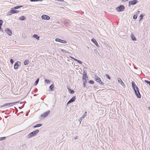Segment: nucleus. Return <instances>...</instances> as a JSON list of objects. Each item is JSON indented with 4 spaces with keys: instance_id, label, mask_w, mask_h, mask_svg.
<instances>
[{
    "instance_id": "nucleus-1",
    "label": "nucleus",
    "mask_w": 150,
    "mask_h": 150,
    "mask_svg": "<svg viewBox=\"0 0 150 150\" xmlns=\"http://www.w3.org/2000/svg\"><path fill=\"white\" fill-rule=\"evenodd\" d=\"M39 131L38 129L35 130L27 134L26 136V137L27 138H30L32 137L35 136L39 132Z\"/></svg>"
},
{
    "instance_id": "nucleus-2",
    "label": "nucleus",
    "mask_w": 150,
    "mask_h": 150,
    "mask_svg": "<svg viewBox=\"0 0 150 150\" xmlns=\"http://www.w3.org/2000/svg\"><path fill=\"white\" fill-rule=\"evenodd\" d=\"M132 86L134 91L135 93H136V92H137V90H139V89L136 85L135 84L134 82L133 81L132 82Z\"/></svg>"
},
{
    "instance_id": "nucleus-3",
    "label": "nucleus",
    "mask_w": 150,
    "mask_h": 150,
    "mask_svg": "<svg viewBox=\"0 0 150 150\" xmlns=\"http://www.w3.org/2000/svg\"><path fill=\"white\" fill-rule=\"evenodd\" d=\"M15 9H11L9 11L7 15L11 16L12 14L15 13H18L19 12V11L18 10H15Z\"/></svg>"
},
{
    "instance_id": "nucleus-4",
    "label": "nucleus",
    "mask_w": 150,
    "mask_h": 150,
    "mask_svg": "<svg viewBox=\"0 0 150 150\" xmlns=\"http://www.w3.org/2000/svg\"><path fill=\"white\" fill-rule=\"evenodd\" d=\"M95 80L98 82L101 85H104V83L103 82L100 80V78L98 76H96L95 78Z\"/></svg>"
},
{
    "instance_id": "nucleus-5",
    "label": "nucleus",
    "mask_w": 150,
    "mask_h": 150,
    "mask_svg": "<svg viewBox=\"0 0 150 150\" xmlns=\"http://www.w3.org/2000/svg\"><path fill=\"white\" fill-rule=\"evenodd\" d=\"M125 8V6L123 5H120L118 7H117L116 9L118 11H123Z\"/></svg>"
},
{
    "instance_id": "nucleus-6",
    "label": "nucleus",
    "mask_w": 150,
    "mask_h": 150,
    "mask_svg": "<svg viewBox=\"0 0 150 150\" xmlns=\"http://www.w3.org/2000/svg\"><path fill=\"white\" fill-rule=\"evenodd\" d=\"M138 2L137 0H133L130 1L129 2V6H130L131 5H134L137 4Z\"/></svg>"
},
{
    "instance_id": "nucleus-7",
    "label": "nucleus",
    "mask_w": 150,
    "mask_h": 150,
    "mask_svg": "<svg viewBox=\"0 0 150 150\" xmlns=\"http://www.w3.org/2000/svg\"><path fill=\"white\" fill-rule=\"evenodd\" d=\"M50 113V111L49 110H47L41 115V116L43 118H45Z\"/></svg>"
},
{
    "instance_id": "nucleus-8",
    "label": "nucleus",
    "mask_w": 150,
    "mask_h": 150,
    "mask_svg": "<svg viewBox=\"0 0 150 150\" xmlns=\"http://www.w3.org/2000/svg\"><path fill=\"white\" fill-rule=\"evenodd\" d=\"M55 41L56 42H58L61 43L66 44L67 43V41L66 40H62L59 38H56L55 40Z\"/></svg>"
},
{
    "instance_id": "nucleus-9",
    "label": "nucleus",
    "mask_w": 150,
    "mask_h": 150,
    "mask_svg": "<svg viewBox=\"0 0 150 150\" xmlns=\"http://www.w3.org/2000/svg\"><path fill=\"white\" fill-rule=\"evenodd\" d=\"M21 64V63L19 61H17L16 62L14 65V68L15 69H17L18 67V66Z\"/></svg>"
},
{
    "instance_id": "nucleus-10",
    "label": "nucleus",
    "mask_w": 150,
    "mask_h": 150,
    "mask_svg": "<svg viewBox=\"0 0 150 150\" xmlns=\"http://www.w3.org/2000/svg\"><path fill=\"white\" fill-rule=\"evenodd\" d=\"M41 18L42 19L49 20L50 19V17L47 15H43L41 16Z\"/></svg>"
},
{
    "instance_id": "nucleus-11",
    "label": "nucleus",
    "mask_w": 150,
    "mask_h": 150,
    "mask_svg": "<svg viewBox=\"0 0 150 150\" xmlns=\"http://www.w3.org/2000/svg\"><path fill=\"white\" fill-rule=\"evenodd\" d=\"M117 81L119 83L121 84L122 86H125V85L124 83L122 81L121 79L120 78H118Z\"/></svg>"
},
{
    "instance_id": "nucleus-12",
    "label": "nucleus",
    "mask_w": 150,
    "mask_h": 150,
    "mask_svg": "<svg viewBox=\"0 0 150 150\" xmlns=\"http://www.w3.org/2000/svg\"><path fill=\"white\" fill-rule=\"evenodd\" d=\"M7 33L10 36H11L12 34L11 30L9 28H8L6 30Z\"/></svg>"
},
{
    "instance_id": "nucleus-13",
    "label": "nucleus",
    "mask_w": 150,
    "mask_h": 150,
    "mask_svg": "<svg viewBox=\"0 0 150 150\" xmlns=\"http://www.w3.org/2000/svg\"><path fill=\"white\" fill-rule=\"evenodd\" d=\"M11 106H12V104H11V103H6L4 104L1 106V107H4L6 106L9 107Z\"/></svg>"
},
{
    "instance_id": "nucleus-14",
    "label": "nucleus",
    "mask_w": 150,
    "mask_h": 150,
    "mask_svg": "<svg viewBox=\"0 0 150 150\" xmlns=\"http://www.w3.org/2000/svg\"><path fill=\"white\" fill-rule=\"evenodd\" d=\"M135 94L138 98H141V95L139 90H137V92H136Z\"/></svg>"
},
{
    "instance_id": "nucleus-15",
    "label": "nucleus",
    "mask_w": 150,
    "mask_h": 150,
    "mask_svg": "<svg viewBox=\"0 0 150 150\" xmlns=\"http://www.w3.org/2000/svg\"><path fill=\"white\" fill-rule=\"evenodd\" d=\"M91 41L94 43L95 45L97 47H98L99 45L98 44L96 40L94 39L93 38L91 40Z\"/></svg>"
},
{
    "instance_id": "nucleus-16",
    "label": "nucleus",
    "mask_w": 150,
    "mask_h": 150,
    "mask_svg": "<svg viewBox=\"0 0 150 150\" xmlns=\"http://www.w3.org/2000/svg\"><path fill=\"white\" fill-rule=\"evenodd\" d=\"M51 80L49 79H46L45 80V84H50Z\"/></svg>"
},
{
    "instance_id": "nucleus-17",
    "label": "nucleus",
    "mask_w": 150,
    "mask_h": 150,
    "mask_svg": "<svg viewBox=\"0 0 150 150\" xmlns=\"http://www.w3.org/2000/svg\"><path fill=\"white\" fill-rule=\"evenodd\" d=\"M76 99V96H73L69 100L71 102V103L73 102H74Z\"/></svg>"
},
{
    "instance_id": "nucleus-18",
    "label": "nucleus",
    "mask_w": 150,
    "mask_h": 150,
    "mask_svg": "<svg viewBox=\"0 0 150 150\" xmlns=\"http://www.w3.org/2000/svg\"><path fill=\"white\" fill-rule=\"evenodd\" d=\"M33 37L34 38L37 39V40H39L40 37L38 36L36 34H34L33 35Z\"/></svg>"
},
{
    "instance_id": "nucleus-19",
    "label": "nucleus",
    "mask_w": 150,
    "mask_h": 150,
    "mask_svg": "<svg viewBox=\"0 0 150 150\" xmlns=\"http://www.w3.org/2000/svg\"><path fill=\"white\" fill-rule=\"evenodd\" d=\"M22 6H18L15 7H13L11 8V9H18L19 8L22 7Z\"/></svg>"
},
{
    "instance_id": "nucleus-20",
    "label": "nucleus",
    "mask_w": 150,
    "mask_h": 150,
    "mask_svg": "<svg viewBox=\"0 0 150 150\" xmlns=\"http://www.w3.org/2000/svg\"><path fill=\"white\" fill-rule=\"evenodd\" d=\"M131 38L132 39V40L133 41H136V38L134 36L132 35V34L131 35Z\"/></svg>"
},
{
    "instance_id": "nucleus-21",
    "label": "nucleus",
    "mask_w": 150,
    "mask_h": 150,
    "mask_svg": "<svg viewBox=\"0 0 150 150\" xmlns=\"http://www.w3.org/2000/svg\"><path fill=\"white\" fill-rule=\"evenodd\" d=\"M54 87V84H52L50 86V88L51 91H52L54 90L53 88Z\"/></svg>"
},
{
    "instance_id": "nucleus-22",
    "label": "nucleus",
    "mask_w": 150,
    "mask_h": 150,
    "mask_svg": "<svg viewBox=\"0 0 150 150\" xmlns=\"http://www.w3.org/2000/svg\"><path fill=\"white\" fill-rule=\"evenodd\" d=\"M42 124H38L36 125H35L33 126L34 128H36L38 127H41L42 126Z\"/></svg>"
},
{
    "instance_id": "nucleus-23",
    "label": "nucleus",
    "mask_w": 150,
    "mask_h": 150,
    "mask_svg": "<svg viewBox=\"0 0 150 150\" xmlns=\"http://www.w3.org/2000/svg\"><path fill=\"white\" fill-rule=\"evenodd\" d=\"M19 19L21 20L24 21L25 19V17L24 16H22L21 17L19 18Z\"/></svg>"
},
{
    "instance_id": "nucleus-24",
    "label": "nucleus",
    "mask_w": 150,
    "mask_h": 150,
    "mask_svg": "<svg viewBox=\"0 0 150 150\" xmlns=\"http://www.w3.org/2000/svg\"><path fill=\"white\" fill-rule=\"evenodd\" d=\"M29 62V61L28 60H25L24 62V64L25 65H27L28 64Z\"/></svg>"
},
{
    "instance_id": "nucleus-25",
    "label": "nucleus",
    "mask_w": 150,
    "mask_h": 150,
    "mask_svg": "<svg viewBox=\"0 0 150 150\" xmlns=\"http://www.w3.org/2000/svg\"><path fill=\"white\" fill-rule=\"evenodd\" d=\"M86 78H88V77L87 76V75H86V76L83 75V80L84 81H85V80H86Z\"/></svg>"
},
{
    "instance_id": "nucleus-26",
    "label": "nucleus",
    "mask_w": 150,
    "mask_h": 150,
    "mask_svg": "<svg viewBox=\"0 0 150 150\" xmlns=\"http://www.w3.org/2000/svg\"><path fill=\"white\" fill-rule=\"evenodd\" d=\"M69 92L71 94H73L74 92V91L73 90H71V89H69Z\"/></svg>"
},
{
    "instance_id": "nucleus-27",
    "label": "nucleus",
    "mask_w": 150,
    "mask_h": 150,
    "mask_svg": "<svg viewBox=\"0 0 150 150\" xmlns=\"http://www.w3.org/2000/svg\"><path fill=\"white\" fill-rule=\"evenodd\" d=\"M85 117L83 115L80 119V120H79V121H80V123H81V121L85 118Z\"/></svg>"
},
{
    "instance_id": "nucleus-28",
    "label": "nucleus",
    "mask_w": 150,
    "mask_h": 150,
    "mask_svg": "<svg viewBox=\"0 0 150 150\" xmlns=\"http://www.w3.org/2000/svg\"><path fill=\"white\" fill-rule=\"evenodd\" d=\"M39 79H37L35 81V85H36L38 84L39 81Z\"/></svg>"
},
{
    "instance_id": "nucleus-29",
    "label": "nucleus",
    "mask_w": 150,
    "mask_h": 150,
    "mask_svg": "<svg viewBox=\"0 0 150 150\" xmlns=\"http://www.w3.org/2000/svg\"><path fill=\"white\" fill-rule=\"evenodd\" d=\"M143 16H144V15H143L142 14H141L140 15V20H139V21H140L142 19H143Z\"/></svg>"
},
{
    "instance_id": "nucleus-30",
    "label": "nucleus",
    "mask_w": 150,
    "mask_h": 150,
    "mask_svg": "<svg viewBox=\"0 0 150 150\" xmlns=\"http://www.w3.org/2000/svg\"><path fill=\"white\" fill-rule=\"evenodd\" d=\"M144 82H145L147 83L149 85H150V81H148V80H145L144 81Z\"/></svg>"
},
{
    "instance_id": "nucleus-31",
    "label": "nucleus",
    "mask_w": 150,
    "mask_h": 150,
    "mask_svg": "<svg viewBox=\"0 0 150 150\" xmlns=\"http://www.w3.org/2000/svg\"><path fill=\"white\" fill-rule=\"evenodd\" d=\"M6 138V137H0V140H4Z\"/></svg>"
},
{
    "instance_id": "nucleus-32",
    "label": "nucleus",
    "mask_w": 150,
    "mask_h": 150,
    "mask_svg": "<svg viewBox=\"0 0 150 150\" xmlns=\"http://www.w3.org/2000/svg\"><path fill=\"white\" fill-rule=\"evenodd\" d=\"M30 1L31 2H35L41 1L40 0H30Z\"/></svg>"
},
{
    "instance_id": "nucleus-33",
    "label": "nucleus",
    "mask_w": 150,
    "mask_h": 150,
    "mask_svg": "<svg viewBox=\"0 0 150 150\" xmlns=\"http://www.w3.org/2000/svg\"><path fill=\"white\" fill-rule=\"evenodd\" d=\"M89 83H90V84H93L94 83V81L93 80H90L89 81Z\"/></svg>"
},
{
    "instance_id": "nucleus-34",
    "label": "nucleus",
    "mask_w": 150,
    "mask_h": 150,
    "mask_svg": "<svg viewBox=\"0 0 150 150\" xmlns=\"http://www.w3.org/2000/svg\"><path fill=\"white\" fill-rule=\"evenodd\" d=\"M83 86L84 87H85L86 86V83L85 82H86V80H85V81H84L83 80Z\"/></svg>"
},
{
    "instance_id": "nucleus-35",
    "label": "nucleus",
    "mask_w": 150,
    "mask_h": 150,
    "mask_svg": "<svg viewBox=\"0 0 150 150\" xmlns=\"http://www.w3.org/2000/svg\"><path fill=\"white\" fill-rule=\"evenodd\" d=\"M61 51L63 52L66 53H67L68 52V51H67L66 50H65L63 49H62L61 50Z\"/></svg>"
},
{
    "instance_id": "nucleus-36",
    "label": "nucleus",
    "mask_w": 150,
    "mask_h": 150,
    "mask_svg": "<svg viewBox=\"0 0 150 150\" xmlns=\"http://www.w3.org/2000/svg\"><path fill=\"white\" fill-rule=\"evenodd\" d=\"M87 75L86 72L85 70H84L83 71V75L86 76Z\"/></svg>"
},
{
    "instance_id": "nucleus-37",
    "label": "nucleus",
    "mask_w": 150,
    "mask_h": 150,
    "mask_svg": "<svg viewBox=\"0 0 150 150\" xmlns=\"http://www.w3.org/2000/svg\"><path fill=\"white\" fill-rule=\"evenodd\" d=\"M137 18V16L136 15H134L133 16V18L134 19H136Z\"/></svg>"
},
{
    "instance_id": "nucleus-38",
    "label": "nucleus",
    "mask_w": 150,
    "mask_h": 150,
    "mask_svg": "<svg viewBox=\"0 0 150 150\" xmlns=\"http://www.w3.org/2000/svg\"><path fill=\"white\" fill-rule=\"evenodd\" d=\"M106 76L107 77V78L108 79H110V77L109 76V75H108V74H106Z\"/></svg>"
},
{
    "instance_id": "nucleus-39",
    "label": "nucleus",
    "mask_w": 150,
    "mask_h": 150,
    "mask_svg": "<svg viewBox=\"0 0 150 150\" xmlns=\"http://www.w3.org/2000/svg\"><path fill=\"white\" fill-rule=\"evenodd\" d=\"M10 62L11 64H13L14 62L13 60L12 59H10Z\"/></svg>"
},
{
    "instance_id": "nucleus-40",
    "label": "nucleus",
    "mask_w": 150,
    "mask_h": 150,
    "mask_svg": "<svg viewBox=\"0 0 150 150\" xmlns=\"http://www.w3.org/2000/svg\"><path fill=\"white\" fill-rule=\"evenodd\" d=\"M2 23H3L2 21L1 20H0V26H1L2 24Z\"/></svg>"
},
{
    "instance_id": "nucleus-41",
    "label": "nucleus",
    "mask_w": 150,
    "mask_h": 150,
    "mask_svg": "<svg viewBox=\"0 0 150 150\" xmlns=\"http://www.w3.org/2000/svg\"><path fill=\"white\" fill-rule=\"evenodd\" d=\"M18 102H16L12 103H11V104H12V105L13 106V105H15Z\"/></svg>"
},
{
    "instance_id": "nucleus-42",
    "label": "nucleus",
    "mask_w": 150,
    "mask_h": 150,
    "mask_svg": "<svg viewBox=\"0 0 150 150\" xmlns=\"http://www.w3.org/2000/svg\"><path fill=\"white\" fill-rule=\"evenodd\" d=\"M77 62H78V63H79L80 64H82V63L81 61L79 60H78Z\"/></svg>"
},
{
    "instance_id": "nucleus-43",
    "label": "nucleus",
    "mask_w": 150,
    "mask_h": 150,
    "mask_svg": "<svg viewBox=\"0 0 150 150\" xmlns=\"http://www.w3.org/2000/svg\"><path fill=\"white\" fill-rule=\"evenodd\" d=\"M71 103V102L69 100L68 102L67 103V105H68L69 103Z\"/></svg>"
},
{
    "instance_id": "nucleus-44",
    "label": "nucleus",
    "mask_w": 150,
    "mask_h": 150,
    "mask_svg": "<svg viewBox=\"0 0 150 150\" xmlns=\"http://www.w3.org/2000/svg\"><path fill=\"white\" fill-rule=\"evenodd\" d=\"M86 114H87V112H85L84 115H83L85 117V116H86Z\"/></svg>"
},
{
    "instance_id": "nucleus-45",
    "label": "nucleus",
    "mask_w": 150,
    "mask_h": 150,
    "mask_svg": "<svg viewBox=\"0 0 150 150\" xmlns=\"http://www.w3.org/2000/svg\"><path fill=\"white\" fill-rule=\"evenodd\" d=\"M73 59L75 61H76L77 62V61H78V60L76 59H75V58H73Z\"/></svg>"
},
{
    "instance_id": "nucleus-46",
    "label": "nucleus",
    "mask_w": 150,
    "mask_h": 150,
    "mask_svg": "<svg viewBox=\"0 0 150 150\" xmlns=\"http://www.w3.org/2000/svg\"><path fill=\"white\" fill-rule=\"evenodd\" d=\"M78 139V137L76 136V137H74V139L75 140H76V139Z\"/></svg>"
},
{
    "instance_id": "nucleus-47",
    "label": "nucleus",
    "mask_w": 150,
    "mask_h": 150,
    "mask_svg": "<svg viewBox=\"0 0 150 150\" xmlns=\"http://www.w3.org/2000/svg\"><path fill=\"white\" fill-rule=\"evenodd\" d=\"M139 12H140V11H138L137 12V14H138L139 13Z\"/></svg>"
},
{
    "instance_id": "nucleus-48",
    "label": "nucleus",
    "mask_w": 150,
    "mask_h": 150,
    "mask_svg": "<svg viewBox=\"0 0 150 150\" xmlns=\"http://www.w3.org/2000/svg\"><path fill=\"white\" fill-rule=\"evenodd\" d=\"M94 88H97V86H95H95H94Z\"/></svg>"
},
{
    "instance_id": "nucleus-49",
    "label": "nucleus",
    "mask_w": 150,
    "mask_h": 150,
    "mask_svg": "<svg viewBox=\"0 0 150 150\" xmlns=\"http://www.w3.org/2000/svg\"><path fill=\"white\" fill-rule=\"evenodd\" d=\"M1 26H0V31L1 30V29H2L1 28Z\"/></svg>"
},
{
    "instance_id": "nucleus-50",
    "label": "nucleus",
    "mask_w": 150,
    "mask_h": 150,
    "mask_svg": "<svg viewBox=\"0 0 150 150\" xmlns=\"http://www.w3.org/2000/svg\"><path fill=\"white\" fill-rule=\"evenodd\" d=\"M25 146V145L24 144V145H23L22 146Z\"/></svg>"
},
{
    "instance_id": "nucleus-51",
    "label": "nucleus",
    "mask_w": 150,
    "mask_h": 150,
    "mask_svg": "<svg viewBox=\"0 0 150 150\" xmlns=\"http://www.w3.org/2000/svg\"><path fill=\"white\" fill-rule=\"evenodd\" d=\"M148 108L149 110H150V107H149Z\"/></svg>"
},
{
    "instance_id": "nucleus-52",
    "label": "nucleus",
    "mask_w": 150,
    "mask_h": 150,
    "mask_svg": "<svg viewBox=\"0 0 150 150\" xmlns=\"http://www.w3.org/2000/svg\"><path fill=\"white\" fill-rule=\"evenodd\" d=\"M70 57L71 58H72L73 59V58H73V57Z\"/></svg>"
}]
</instances>
